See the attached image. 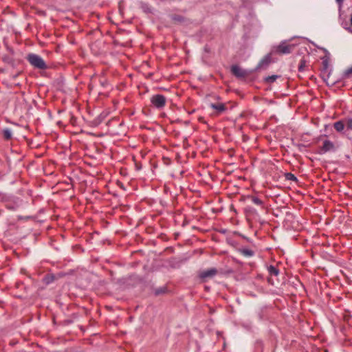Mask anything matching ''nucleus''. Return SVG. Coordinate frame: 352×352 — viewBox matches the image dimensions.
<instances>
[{"instance_id": "1", "label": "nucleus", "mask_w": 352, "mask_h": 352, "mask_svg": "<svg viewBox=\"0 0 352 352\" xmlns=\"http://www.w3.org/2000/svg\"><path fill=\"white\" fill-rule=\"evenodd\" d=\"M294 48L295 45L289 43L287 41H283L278 45L273 47L272 54H276L279 55L288 54L292 53Z\"/></svg>"}, {"instance_id": "2", "label": "nucleus", "mask_w": 352, "mask_h": 352, "mask_svg": "<svg viewBox=\"0 0 352 352\" xmlns=\"http://www.w3.org/2000/svg\"><path fill=\"white\" fill-rule=\"evenodd\" d=\"M27 60L34 67L40 69H45L47 68V65L43 60V59L38 55L35 54H30L27 56Z\"/></svg>"}, {"instance_id": "3", "label": "nucleus", "mask_w": 352, "mask_h": 352, "mask_svg": "<svg viewBox=\"0 0 352 352\" xmlns=\"http://www.w3.org/2000/svg\"><path fill=\"white\" fill-rule=\"evenodd\" d=\"M151 102L154 107L161 109L165 107L166 98L162 94H155L151 98Z\"/></svg>"}, {"instance_id": "4", "label": "nucleus", "mask_w": 352, "mask_h": 352, "mask_svg": "<svg viewBox=\"0 0 352 352\" xmlns=\"http://www.w3.org/2000/svg\"><path fill=\"white\" fill-rule=\"evenodd\" d=\"M210 107L214 110L213 113L219 116L227 110L226 105L222 102L210 103Z\"/></svg>"}, {"instance_id": "5", "label": "nucleus", "mask_w": 352, "mask_h": 352, "mask_svg": "<svg viewBox=\"0 0 352 352\" xmlns=\"http://www.w3.org/2000/svg\"><path fill=\"white\" fill-rule=\"evenodd\" d=\"M231 72L233 75L239 78H245L248 73L238 65H233L231 67Z\"/></svg>"}, {"instance_id": "6", "label": "nucleus", "mask_w": 352, "mask_h": 352, "mask_svg": "<svg viewBox=\"0 0 352 352\" xmlns=\"http://www.w3.org/2000/svg\"><path fill=\"white\" fill-rule=\"evenodd\" d=\"M334 149V144L331 141L326 140L323 142V144L320 148L319 153L324 154L329 151H333Z\"/></svg>"}, {"instance_id": "7", "label": "nucleus", "mask_w": 352, "mask_h": 352, "mask_svg": "<svg viewBox=\"0 0 352 352\" xmlns=\"http://www.w3.org/2000/svg\"><path fill=\"white\" fill-rule=\"evenodd\" d=\"M333 128L335 130L340 133H344V129L346 126V122L345 120H340L333 123Z\"/></svg>"}, {"instance_id": "8", "label": "nucleus", "mask_w": 352, "mask_h": 352, "mask_svg": "<svg viewBox=\"0 0 352 352\" xmlns=\"http://www.w3.org/2000/svg\"><path fill=\"white\" fill-rule=\"evenodd\" d=\"M217 273V270L215 268H211L207 270H205L200 274V278H206L208 277H212L215 276Z\"/></svg>"}, {"instance_id": "9", "label": "nucleus", "mask_w": 352, "mask_h": 352, "mask_svg": "<svg viewBox=\"0 0 352 352\" xmlns=\"http://www.w3.org/2000/svg\"><path fill=\"white\" fill-rule=\"evenodd\" d=\"M322 72L324 73H329V62L327 58L322 60Z\"/></svg>"}, {"instance_id": "10", "label": "nucleus", "mask_w": 352, "mask_h": 352, "mask_svg": "<svg viewBox=\"0 0 352 352\" xmlns=\"http://www.w3.org/2000/svg\"><path fill=\"white\" fill-rule=\"evenodd\" d=\"M267 271L269 272V274L271 275V276H278V274H279V270L274 266L273 265H270L268 267H267Z\"/></svg>"}, {"instance_id": "11", "label": "nucleus", "mask_w": 352, "mask_h": 352, "mask_svg": "<svg viewBox=\"0 0 352 352\" xmlns=\"http://www.w3.org/2000/svg\"><path fill=\"white\" fill-rule=\"evenodd\" d=\"M241 252L245 256L250 257L254 255V252L252 250L248 248L241 250Z\"/></svg>"}, {"instance_id": "12", "label": "nucleus", "mask_w": 352, "mask_h": 352, "mask_svg": "<svg viewBox=\"0 0 352 352\" xmlns=\"http://www.w3.org/2000/svg\"><path fill=\"white\" fill-rule=\"evenodd\" d=\"M307 66V62L304 58H302L300 61L298 65V71L302 72L305 70V67Z\"/></svg>"}, {"instance_id": "13", "label": "nucleus", "mask_w": 352, "mask_h": 352, "mask_svg": "<svg viewBox=\"0 0 352 352\" xmlns=\"http://www.w3.org/2000/svg\"><path fill=\"white\" fill-rule=\"evenodd\" d=\"M251 200L254 204L261 206H263V201L261 199H260L258 197H252Z\"/></svg>"}, {"instance_id": "14", "label": "nucleus", "mask_w": 352, "mask_h": 352, "mask_svg": "<svg viewBox=\"0 0 352 352\" xmlns=\"http://www.w3.org/2000/svg\"><path fill=\"white\" fill-rule=\"evenodd\" d=\"M346 128L347 130L352 131V118H345Z\"/></svg>"}, {"instance_id": "15", "label": "nucleus", "mask_w": 352, "mask_h": 352, "mask_svg": "<svg viewBox=\"0 0 352 352\" xmlns=\"http://www.w3.org/2000/svg\"><path fill=\"white\" fill-rule=\"evenodd\" d=\"M270 62V56H266L265 58H263L260 63H259V67H262L263 66L265 65L267 66Z\"/></svg>"}, {"instance_id": "16", "label": "nucleus", "mask_w": 352, "mask_h": 352, "mask_svg": "<svg viewBox=\"0 0 352 352\" xmlns=\"http://www.w3.org/2000/svg\"><path fill=\"white\" fill-rule=\"evenodd\" d=\"M3 136L6 140H10L12 138L11 131L8 129H6L3 131Z\"/></svg>"}, {"instance_id": "17", "label": "nucleus", "mask_w": 352, "mask_h": 352, "mask_svg": "<svg viewBox=\"0 0 352 352\" xmlns=\"http://www.w3.org/2000/svg\"><path fill=\"white\" fill-rule=\"evenodd\" d=\"M277 78H278V76H276V75L270 76L265 78V81L267 82L272 83V82H274Z\"/></svg>"}, {"instance_id": "18", "label": "nucleus", "mask_w": 352, "mask_h": 352, "mask_svg": "<svg viewBox=\"0 0 352 352\" xmlns=\"http://www.w3.org/2000/svg\"><path fill=\"white\" fill-rule=\"evenodd\" d=\"M352 74V66L348 68L344 73V76L345 78H349Z\"/></svg>"}, {"instance_id": "19", "label": "nucleus", "mask_w": 352, "mask_h": 352, "mask_svg": "<svg viewBox=\"0 0 352 352\" xmlns=\"http://www.w3.org/2000/svg\"><path fill=\"white\" fill-rule=\"evenodd\" d=\"M336 1L337 3L338 4L339 11H340L342 8V4L344 2V0H336Z\"/></svg>"}, {"instance_id": "20", "label": "nucleus", "mask_w": 352, "mask_h": 352, "mask_svg": "<svg viewBox=\"0 0 352 352\" xmlns=\"http://www.w3.org/2000/svg\"><path fill=\"white\" fill-rule=\"evenodd\" d=\"M173 19L175 21H182V17L180 16H175L173 17Z\"/></svg>"}, {"instance_id": "21", "label": "nucleus", "mask_w": 352, "mask_h": 352, "mask_svg": "<svg viewBox=\"0 0 352 352\" xmlns=\"http://www.w3.org/2000/svg\"><path fill=\"white\" fill-rule=\"evenodd\" d=\"M289 176H290V177H289L290 179H296V177L294 175L289 174Z\"/></svg>"}, {"instance_id": "22", "label": "nucleus", "mask_w": 352, "mask_h": 352, "mask_svg": "<svg viewBox=\"0 0 352 352\" xmlns=\"http://www.w3.org/2000/svg\"><path fill=\"white\" fill-rule=\"evenodd\" d=\"M350 22H351V25L352 26V15H351V19H350Z\"/></svg>"}]
</instances>
